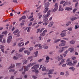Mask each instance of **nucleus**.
<instances>
[{"mask_svg":"<svg viewBox=\"0 0 79 79\" xmlns=\"http://www.w3.org/2000/svg\"><path fill=\"white\" fill-rule=\"evenodd\" d=\"M77 5H78V2H77V3H75V7H77Z\"/></svg>","mask_w":79,"mask_h":79,"instance_id":"c03bdc74","label":"nucleus"},{"mask_svg":"<svg viewBox=\"0 0 79 79\" xmlns=\"http://www.w3.org/2000/svg\"><path fill=\"white\" fill-rule=\"evenodd\" d=\"M69 69H72V71H74L75 69V68H74L73 67H70L69 68Z\"/></svg>","mask_w":79,"mask_h":79,"instance_id":"cd10ccee","label":"nucleus"},{"mask_svg":"<svg viewBox=\"0 0 79 79\" xmlns=\"http://www.w3.org/2000/svg\"><path fill=\"white\" fill-rule=\"evenodd\" d=\"M68 75H69V73H68V72H66V76H68Z\"/></svg>","mask_w":79,"mask_h":79,"instance_id":"0e129e2a","label":"nucleus"},{"mask_svg":"<svg viewBox=\"0 0 79 79\" xmlns=\"http://www.w3.org/2000/svg\"><path fill=\"white\" fill-rule=\"evenodd\" d=\"M66 66V64H64L63 65H62V67H65Z\"/></svg>","mask_w":79,"mask_h":79,"instance_id":"774afa93","label":"nucleus"},{"mask_svg":"<svg viewBox=\"0 0 79 79\" xmlns=\"http://www.w3.org/2000/svg\"><path fill=\"white\" fill-rule=\"evenodd\" d=\"M35 55L34 56V57H37V55L38 54V51H36V52H35Z\"/></svg>","mask_w":79,"mask_h":79,"instance_id":"473e14b6","label":"nucleus"},{"mask_svg":"<svg viewBox=\"0 0 79 79\" xmlns=\"http://www.w3.org/2000/svg\"><path fill=\"white\" fill-rule=\"evenodd\" d=\"M68 2H65L63 4V6L64 7V6H66V5H68Z\"/></svg>","mask_w":79,"mask_h":79,"instance_id":"bb28decb","label":"nucleus"},{"mask_svg":"<svg viewBox=\"0 0 79 79\" xmlns=\"http://www.w3.org/2000/svg\"><path fill=\"white\" fill-rule=\"evenodd\" d=\"M13 2L14 3H18V2L16 0H13Z\"/></svg>","mask_w":79,"mask_h":79,"instance_id":"6e6d98bb","label":"nucleus"},{"mask_svg":"<svg viewBox=\"0 0 79 79\" xmlns=\"http://www.w3.org/2000/svg\"><path fill=\"white\" fill-rule=\"evenodd\" d=\"M27 63V60H26L23 63V64H25Z\"/></svg>","mask_w":79,"mask_h":79,"instance_id":"603ef678","label":"nucleus"},{"mask_svg":"<svg viewBox=\"0 0 79 79\" xmlns=\"http://www.w3.org/2000/svg\"><path fill=\"white\" fill-rule=\"evenodd\" d=\"M39 47L40 48V49H42L43 48L42 46V45L40 44H39L38 45Z\"/></svg>","mask_w":79,"mask_h":79,"instance_id":"7c9ffc66","label":"nucleus"},{"mask_svg":"<svg viewBox=\"0 0 79 79\" xmlns=\"http://www.w3.org/2000/svg\"><path fill=\"white\" fill-rule=\"evenodd\" d=\"M71 23V22H69L67 23V24H66V26H69V24H70Z\"/></svg>","mask_w":79,"mask_h":79,"instance_id":"72a5a7b5","label":"nucleus"},{"mask_svg":"<svg viewBox=\"0 0 79 79\" xmlns=\"http://www.w3.org/2000/svg\"><path fill=\"white\" fill-rule=\"evenodd\" d=\"M7 32V31H4L2 33V34H5L6 35V32Z\"/></svg>","mask_w":79,"mask_h":79,"instance_id":"de8ad7c7","label":"nucleus"},{"mask_svg":"<svg viewBox=\"0 0 79 79\" xmlns=\"http://www.w3.org/2000/svg\"><path fill=\"white\" fill-rule=\"evenodd\" d=\"M60 41H61L60 39H59L56 40L54 41V43H57V42H60Z\"/></svg>","mask_w":79,"mask_h":79,"instance_id":"412c9836","label":"nucleus"},{"mask_svg":"<svg viewBox=\"0 0 79 79\" xmlns=\"http://www.w3.org/2000/svg\"><path fill=\"white\" fill-rule=\"evenodd\" d=\"M67 65H69V66H73V64L72 63L71 61H70L67 63Z\"/></svg>","mask_w":79,"mask_h":79,"instance_id":"aec40b11","label":"nucleus"},{"mask_svg":"<svg viewBox=\"0 0 79 79\" xmlns=\"http://www.w3.org/2000/svg\"><path fill=\"white\" fill-rule=\"evenodd\" d=\"M11 41V40L10 39H8L7 40V42L9 44V43H10V42Z\"/></svg>","mask_w":79,"mask_h":79,"instance_id":"f704fd0d","label":"nucleus"},{"mask_svg":"<svg viewBox=\"0 0 79 79\" xmlns=\"http://www.w3.org/2000/svg\"><path fill=\"white\" fill-rule=\"evenodd\" d=\"M58 3H55V5H54L55 8L54 10H53V11L55 12L57 11V10L58 9Z\"/></svg>","mask_w":79,"mask_h":79,"instance_id":"39448f33","label":"nucleus"},{"mask_svg":"<svg viewBox=\"0 0 79 79\" xmlns=\"http://www.w3.org/2000/svg\"><path fill=\"white\" fill-rule=\"evenodd\" d=\"M46 7L44 10V13H45L47 12V11L48 10V6H49L50 5V3L49 2H46L44 5Z\"/></svg>","mask_w":79,"mask_h":79,"instance_id":"7ed1b4c3","label":"nucleus"},{"mask_svg":"<svg viewBox=\"0 0 79 79\" xmlns=\"http://www.w3.org/2000/svg\"><path fill=\"white\" fill-rule=\"evenodd\" d=\"M42 70L43 71H44L46 70V68L45 67H43L42 68Z\"/></svg>","mask_w":79,"mask_h":79,"instance_id":"c756f323","label":"nucleus"},{"mask_svg":"<svg viewBox=\"0 0 79 79\" xmlns=\"http://www.w3.org/2000/svg\"><path fill=\"white\" fill-rule=\"evenodd\" d=\"M21 63H17L16 64V66H19V65H21Z\"/></svg>","mask_w":79,"mask_h":79,"instance_id":"58836bf2","label":"nucleus"},{"mask_svg":"<svg viewBox=\"0 0 79 79\" xmlns=\"http://www.w3.org/2000/svg\"><path fill=\"white\" fill-rule=\"evenodd\" d=\"M43 60H44V58L40 59L39 60H38V61H39V62H41V61H42Z\"/></svg>","mask_w":79,"mask_h":79,"instance_id":"49530a36","label":"nucleus"},{"mask_svg":"<svg viewBox=\"0 0 79 79\" xmlns=\"http://www.w3.org/2000/svg\"><path fill=\"white\" fill-rule=\"evenodd\" d=\"M43 48H45V49H47L48 48V46H47V44H44L43 45Z\"/></svg>","mask_w":79,"mask_h":79,"instance_id":"4be33fe9","label":"nucleus"},{"mask_svg":"<svg viewBox=\"0 0 79 79\" xmlns=\"http://www.w3.org/2000/svg\"><path fill=\"white\" fill-rule=\"evenodd\" d=\"M4 36V35H0V37L1 39H3V38Z\"/></svg>","mask_w":79,"mask_h":79,"instance_id":"3c124183","label":"nucleus"},{"mask_svg":"<svg viewBox=\"0 0 79 79\" xmlns=\"http://www.w3.org/2000/svg\"><path fill=\"white\" fill-rule=\"evenodd\" d=\"M26 18V16L25 15H23L19 19V21H21V20H22V19H25Z\"/></svg>","mask_w":79,"mask_h":79,"instance_id":"f8f14e48","label":"nucleus"},{"mask_svg":"<svg viewBox=\"0 0 79 79\" xmlns=\"http://www.w3.org/2000/svg\"><path fill=\"white\" fill-rule=\"evenodd\" d=\"M62 49H63L64 48H68V46H65L61 48Z\"/></svg>","mask_w":79,"mask_h":79,"instance_id":"052dcab7","label":"nucleus"},{"mask_svg":"<svg viewBox=\"0 0 79 79\" xmlns=\"http://www.w3.org/2000/svg\"><path fill=\"white\" fill-rule=\"evenodd\" d=\"M31 66H32V64H31V63H30L29 64H28L27 66V67H28V68H29V67H31Z\"/></svg>","mask_w":79,"mask_h":79,"instance_id":"a19ab883","label":"nucleus"},{"mask_svg":"<svg viewBox=\"0 0 79 79\" xmlns=\"http://www.w3.org/2000/svg\"><path fill=\"white\" fill-rule=\"evenodd\" d=\"M62 6H61V5L59 6V11H63V8H61Z\"/></svg>","mask_w":79,"mask_h":79,"instance_id":"b1692460","label":"nucleus"},{"mask_svg":"<svg viewBox=\"0 0 79 79\" xmlns=\"http://www.w3.org/2000/svg\"><path fill=\"white\" fill-rule=\"evenodd\" d=\"M74 41H73V40H72L70 41V44H74Z\"/></svg>","mask_w":79,"mask_h":79,"instance_id":"ea45409f","label":"nucleus"},{"mask_svg":"<svg viewBox=\"0 0 79 79\" xmlns=\"http://www.w3.org/2000/svg\"><path fill=\"white\" fill-rule=\"evenodd\" d=\"M44 29H45V28H42L41 29V30L40 31V33H41V32H42L43 31H44Z\"/></svg>","mask_w":79,"mask_h":79,"instance_id":"37998d69","label":"nucleus"},{"mask_svg":"<svg viewBox=\"0 0 79 79\" xmlns=\"http://www.w3.org/2000/svg\"><path fill=\"white\" fill-rule=\"evenodd\" d=\"M29 50L30 51H31V50H33V48L32 47H31L29 49Z\"/></svg>","mask_w":79,"mask_h":79,"instance_id":"69168bd1","label":"nucleus"},{"mask_svg":"<svg viewBox=\"0 0 79 79\" xmlns=\"http://www.w3.org/2000/svg\"><path fill=\"white\" fill-rule=\"evenodd\" d=\"M65 10L67 11H70V10H73V8L72 7H66L65 8Z\"/></svg>","mask_w":79,"mask_h":79,"instance_id":"9b49d317","label":"nucleus"},{"mask_svg":"<svg viewBox=\"0 0 79 79\" xmlns=\"http://www.w3.org/2000/svg\"><path fill=\"white\" fill-rule=\"evenodd\" d=\"M30 30H31V27H29L28 28L27 31L29 32H30Z\"/></svg>","mask_w":79,"mask_h":79,"instance_id":"8fccbe9b","label":"nucleus"},{"mask_svg":"<svg viewBox=\"0 0 79 79\" xmlns=\"http://www.w3.org/2000/svg\"><path fill=\"white\" fill-rule=\"evenodd\" d=\"M23 68H24V71H27L28 70H29V69L27 68V66H23L22 68L19 70V71H23Z\"/></svg>","mask_w":79,"mask_h":79,"instance_id":"20e7f679","label":"nucleus"},{"mask_svg":"<svg viewBox=\"0 0 79 79\" xmlns=\"http://www.w3.org/2000/svg\"><path fill=\"white\" fill-rule=\"evenodd\" d=\"M38 16H39L38 17L39 19H40V18H41L42 16V15H40V13H38Z\"/></svg>","mask_w":79,"mask_h":79,"instance_id":"5701e85b","label":"nucleus"},{"mask_svg":"<svg viewBox=\"0 0 79 79\" xmlns=\"http://www.w3.org/2000/svg\"><path fill=\"white\" fill-rule=\"evenodd\" d=\"M32 77L33 78V79H37V77H35L34 76H32Z\"/></svg>","mask_w":79,"mask_h":79,"instance_id":"338daca9","label":"nucleus"},{"mask_svg":"<svg viewBox=\"0 0 79 79\" xmlns=\"http://www.w3.org/2000/svg\"><path fill=\"white\" fill-rule=\"evenodd\" d=\"M51 10H49L47 12V14L46 15H44L43 16V18L45 19H43V21L44 22H46L48 20V18L47 17H48L49 16H50V12Z\"/></svg>","mask_w":79,"mask_h":79,"instance_id":"f257e3e1","label":"nucleus"},{"mask_svg":"<svg viewBox=\"0 0 79 79\" xmlns=\"http://www.w3.org/2000/svg\"><path fill=\"white\" fill-rule=\"evenodd\" d=\"M15 55L17 56V58H18V59L20 58V57H23V55L17 53L15 54Z\"/></svg>","mask_w":79,"mask_h":79,"instance_id":"1a4fd4ad","label":"nucleus"},{"mask_svg":"<svg viewBox=\"0 0 79 79\" xmlns=\"http://www.w3.org/2000/svg\"><path fill=\"white\" fill-rule=\"evenodd\" d=\"M19 47H22L24 45V43L23 42L21 43L18 44Z\"/></svg>","mask_w":79,"mask_h":79,"instance_id":"ddd939ff","label":"nucleus"},{"mask_svg":"<svg viewBox=\"0 0 79 79\" xmlns=\"http://www.w3.org/2000/svg\"><path fill=\"white\" fill-rule=\"evenodd\" d=\"M12 39V36H10L8 38L9 39Z\"/></svg>","mask_w":79,"mask_h":79,"instance_id":"680f3d73","label":"nucleus"},{"mask_svg":"<svg viewBox=\"0 0 79 79\" xmlns=\"http://www.w3.org/2000/svg\"><path fill=\"white\" fill-rule=\"evenodd\" d=\"M75 19H77V18L75 17L74 18H71V20L72 21H74V20H75Z\"/></svg>","mask_w":79,"mask_h":79,"instance_id":"a878e982","label":"nucleus"},{"mask_svg":"<svg viewBox=\"0 0 79 79\" xmlns=\"http://www.w3.org/2000/svg\"><path fill=\"white\" fill-rule=\"evenodd\" d=\"M64 2H65V1H61L60 2V4H63V3H64Z\"/></svg>","mask_w":79,"mask_h":79,"instance_id":"a18cd8bd","label":"nucleus"},{"mask_svg":"<svg viewBox=\"0 0 79 79\" xmlns=\"http://www.w3.org/2000/svg\"><path fill=\"white\" fill-rule=\"evenodd\" d=\"M13 34L14 35H17L16 36V37H18L20 36V35H19V30L17 29L15 31L13 32Z\"/></svg>","mask_w":79,"mask_h":79,"instance_id":"f03ea898","label":"nucleus"},{"mask_svg":"<svg viewBox=\"0 0 79 79\" xmlns=\"http://www.w3.org/2000/svg\"><path fill=\"white\" fill-rule=\"evenodd\" d=\"M77 62V60H76L73 62V64H76V63Z\"/></svg>","mask_w":79,"mask_h":79,"instance_id":"79ce46f5","label":"nucleus"},{"mask_svg":"<svg viewBox=\"0 0 79 79\" xmlns=\"http://www.w3.org/2000/svg\"><path fill=\"white\" fill-rule=\"evenodd\" d=\"M72 59L73 60H75L76 59V57H72Z\"/></svg>","mask_w":79,"mask_h":79,"instance_id":"09e8293b","label":"nucleus"},{"mask_svg":"<svg viewBox=\"0 0 79 79\" xmlns=\"http://www.w3.org/2000/svg\"><path fill=\"white\" fill-rule=\"evenodd\" d=\"M46 61H45V63H48L49 62V60H50V57L48 56H47L46 57Z\"/></svg>","mask_w":79,"mask_h":79,"instance_id":"9d476101","label":"nucleus"},{"mask_svg":"<svg viewBox=\"0 0 79 79\" xmlns=\"http://www.w3.org/2000/svg\"><path fill=\"white\" fill-rule=\"evenodd\" d=\"M43 33H45L46 32H47V30H44V31H43Z\"/></svg>","mask_w":79,"mask_h":79,"instance_id":"4d7b16f0","label":"nucleus"},{"mask_svg":"<svg viewBox=\"0 0 79 79\" xmlns=\"http://www.w3.org/2000/svg\"><path fill=\"white\" fill-rule=\"evenodd\" d=\"M53 71H54V69H53L50 70H49V72L48 73V74H53V73H52V72H53Z\"/></svg>","mask_w":79,"mask_h":79,"instance_id":"4468645a","label":"nucleus"},{"mask_svg":"<svg viewBox=\"0 0 79 79\" xmlns=\"http://www.w3.org/2000/svg\"><path fill=\"white\" fill-rule=\"evenodd\" d=\"M64 49H60L59 51V53H62V52H63V51H64Z\"/></svg>","mask_w":79,"mask_h":79,"instance_id":"c9c22d12","label":"nucleus"},{"mask_svg":"<svg viewBox=\"0 0 79 79\" xmlns=\"http://www.w3.org/2000/svg\"><path fill=\"white\" fill-rule=\"evenodd\" d=\"M61 42L63 43H61L59 44L60 47H63V46H64L65 45V44L66 43V41H65L64 40H61Z\"/></svg>","mask_w":79,"mask_h":79,"instance_id":"423d86ee","label":"nucleus"},{"mask_svg":"<svg viewBox=\"0 0 79 79\" xmlns=\"http://www.w3.org/2000/svg\"><path fill=\"white\" fill-rule=\"evenodd\" d=\"M16 45V43H14L12 45L13 47H15Z\"/></svg>","mask_w":79,"mask_h":79,"instance_id":"bf43d9fd","label":"nucleus"},{"mask_svg":"<svg viewBox=\"0 0 79 79\" xmlns=\"http://www.w3.org/2000/svg\"><path fill=\"white\" fill-rule=\"evenodd\" d=\"M53 22H50L49 24L48 25L49 27H52V26H53Z\"/></svg>","mask_w":79,"mask_h":79,"instance_id":"6ab92c4d","label":"nucleus"},{"mask_svg":"<svg viewBox=\"0 0 79 79\" xmlns=\"http://www.w3.org/2000/svg\"><path fill=\"white\" fill-rule=\"evenodd\" d=\"M69 51H70V52H73V50H74V48H69L68 49Z\"/></svg>","mask_w":79,"mask_h":79,"instance_id":"f3484780","label":"nucleus"},{"mask_svg":"<svg viewBox=\"0 0 79 79\" xmlns=\"http://www.w3.org/2000/svg\"><path fill=\"white\" fill-rule=\"evenodd\" d=\"M32 72L33 73H39V71L38 70L35 69V70H32Z\"/></svg>","mask_w":79,"mask_h":79,"instance_id":"a211bd4d","label":"nucleus"},{"mask_svg":"<svg viewBox=\"0 0 79 79\" xmlns=\"http://www.w3.org/2000/svg\"><path fill=\"white\" fill-rule=\"evenodd\" d=\"M66 30H65L63 31H62L61 32V33L60 34V35L61 36V37H64L65 35H66Z\"/></svg>","mask_w":79,"mask_h":79,"instance_id":"0eeeda50","label":"nucleus"},{"mask_svg":"<svg viewBox=\"0 0 79 79\" xmlns=\"http://www.w3.org/2000/svg\"><path fill=\"white\" fill-rule=\"evenodd\" d=\"M64 63V61H61V62H60V64H59V66H61V65H62V64H63V63Z\"/></svg>","mask_w":79,"mask_h":79,"instance_id":"e433bc0d","label":"nucleus"},{"mask_svg":"<svg viewBox=\"0 0 79 79\" xmlns=\"http://www.w3.org/2000/svg\"><path fill=\"white\" fill-rule=\"evenodd\" d=\"M77 11V9H75L73 10V13H75V11Z\"/></svg>","mask_w":79,"mask_h":79,"instance_id":"5fc2aeb1","label":"nucleus"},{"mask_svg":"<svg viewBox=\"0 0 79 79\" xmlns=\"http://www.w3.org/2000/svg\"><path fill=\"white\" fill-rule=\"evenodd\" d=\"M39 67V64H36L33 66V67L31 68V69H37Z\"/></svg>","mask_w":79,"mask_h":79,"instance_id":"6e6552de","label":"nucleus"},{"mask_svg":"<svg viewBox=\"0 0 79 79\" xmlns=\"http://www.w3.org/2000/svg\"><path fill=\"white\" fill-rule=\"evenodd\" d=\"M25 49V48H20L19 51V53H20V52H23V50H24Z\"/></svg>","mask_w":79,"mask_h":79,"instance_id":"2eb2a0df","label":"nucleus"},{"mask_svg":"<svg viewBox=\"0 0 79 79\" xmlns=\"http://www.w3.org/2000/svg\"><path fill=\"white\" fill-rule=\"evenodd\" d=\"M6 42V41H5V39H4L3 40V41L2 42V44H5Z\"/></svg>","mask_w":79,"mask_h":79,"instance_id":"864d4df0","label":"nucleus"},{"mask_svg":"<svg viewBox=\"0 0 79 79\" xmlns=\"http://www.w3.org/2000/svg\"><path fill=\"white\" fill-rule=\"evenodd\" d=\"M60 75H61L62 76H63L64 74V73L63 72H61L60 73Z\"/></svg>","mask_w":79,"mask_h":79,"instance_id":"13d9d810","label":"nucleus"},{"mask_svg":"<svg viewBox=\"0 0 79 79\" xmlns=\"http://www.w3.org/2000/svg\"><path fill=\"white\" fill-rule=\"evenodd\" d=\"M68 52V51H65V53L63 54V55L64 56V57H65L66 56V55H67V52Z\"/></svg>","mask_w":79,"mask_h":79,"instance_id":"2f4dec72","label":"nucleus"},{"mask_svg":"<svg viewBox=\"0 0 79 79\" xmlns=\"http://www.w3.org/2000/svg\"><path fill=\"white\" fill-rule=\"evenodd\" d=\"M40 29H37V32H36L37 33H38V32H39V31H40Z\"/></svg>","mask_w":79,"mask_h":79,"instance_id":"e2e57ef3","label":"nucleus"},{"mask_svg":"<svg viewBox=\"0 0 79 79\" xmlns=\"http://www.w3.org/2000/svg\"><path fill=\"white\" fill-rule=\"evenodd\" d=\"M15 70L13 69H10L9 70V72L10 73H13V72H15Z\"/></svg>","mask_w":79,"mask_h":79,"instance_id":"393cba45","label":"nucleus"},{"mask_svg":"<svg viewBox=\"0 0 79 79\" xmlns=\"http://www.w3.org/2000/svg\"><path fill=\"white\" fill-rule=\"evenodd\" d=\"M15 66V64H13L11 65L8 68V69H11V68H13Z\"/></svg>","mask_w":79,"mask_h":79,"instance_id":"dca6fc26","label":"nucleus"},{"mask_svg":"<svg viewBox=\"0 0 79 79\" xmlns=\"http://www.w3.org/2000/svg\"><path fill=\"white\" fill-rule=\"evenodd\" d=\"M45 33H42L40 34V36H42V37H44V36H45Z\"/></svg>","mask_w":79,"mask_h":79,"instance_id":"c85d7f7f","label":"nucleus"},{"mask_svg":"<svg viewBox=\"0 0 79 79\" xmlns=\"http://www.w3.org/2000/svg\"><path fill=\"white\" fill-rule=\"evenodd\" d=\"M13 59L14 60H18V57H17V56H14V58H13Z\"/></svg>","mask_w":79,"mask_h":79,"instance_id":"4c0bfd02","label":"nucleus"}]
</instances>
